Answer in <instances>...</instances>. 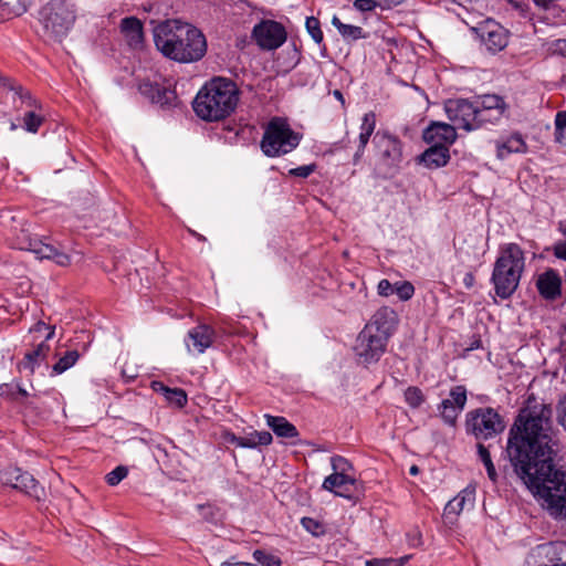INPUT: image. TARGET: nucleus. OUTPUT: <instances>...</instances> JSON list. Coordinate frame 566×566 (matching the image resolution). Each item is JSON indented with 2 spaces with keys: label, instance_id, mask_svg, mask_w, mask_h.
Here are the masks:
<instances>
[{
  "label": "nucleus",
  "instance_id": "nucleus-23",
  "mask_svg": "<svg viewBox=\"0 0 566 566\" xmlns=\"http://www.w3.org/2000/svg\"><path fill=\"white\" fill-rule=\"evenodd\" d=\"M50 346L45 342H41L34 349L25 353L23 359L18 364L20 373H25L28 376L33 375L36 367L45 361Z\"/></svg>",
  "mask_w": 566,
  "mask_h": 566
},
{
  "label": "nucleus",
  "instance_id": "nucleus-27",
  "mask_svg": "<svg viewBox=\"0 0 566 566\" xmlns=\"http://www.w3.org/2000/svg\"><path fill=\"white\" fill-rule=\"evenodd\" d=\"M474 490L464 489L457 496L450 500L444 507L447 517L458 516L463 510L472 509L474 505Z\"/></svg>",
  "mask_w": 566,
  "mask_h": 566
},
{
  "label": "nucleus",
  "instance_id": "nucleus-16",
  "mask_svg": "<svg viewBox=\"0 0 566 566\" xmlns=\"http://www.w3.org/2000/svg\"><path fill=\"white\" fill-rule=\"evenodd\" d=\"M474 103L479 111L478 116H480V122L483 125L497 123L507 109V104L503 97L495 94L479 96Z\"/></svg>",
  "mask_w": 566,
  "mask_h": 566
},
{
  "label": "nucleus",
  "instance_id": "nucleus-49",
  "mask_svg": "<svg viewBox=\"0 0 566 566\" xmlns=\"http://www.w3.org/2000/svg\"><path fill=\"white\" fill-rule=\"evenodd\" d=\"M353 6L356 10L360 12H370L374 11L378 7L377 0H355Z\"/></svg>",
  "mask_w": 566,
  "mask_h": 566
},
{
  "label": "nucleus",
  "instance_id": "nucleus-14",
  "mask_svg": "<svg viewBox=\"0 0 566 566\" xmlns=\"http://www.w3.org/2000/svg\"><path fill=\"white\" fill-rule=\"evenodd\" d=\"M373 143L382 165L389 168L398 166L402 158V146L397 137L385 132H377Z\"/></svg>",
  "mask_w": 566,
  "mask_h": 566
},
{
  "label": "nucleus",
  "instance_id": "nucleus-4",
  "mask_svg": "<svg viewBox=\"0 0 566 566\" xmlns=\"http://www.w3.org/2000/svg\"><path fill=\"white\" fill-rule=\"evenodd\" d=\"M524 269L525 254L522 248L516 243L502 245L491 276L495 294L502 300L511 297L518 287Z\"/></svg>",
  "mask_w": 566,
  "mask_h": 566
},
{
  "label": "nucleus",
  "instance_id": "nucleus-3",
  "mask_svg": "<svg viewBox=\"0 0 566 566\" xmlns=\"http://www.w3.org/2000/svg\"><path fill=\"white\" fill-rule=\"evenodd\" d=\"M239 101V90L231 81L214 77L206 83L193 99V111L207 122H218L228 117Z\"/></svg>",
  "mask_w": 566,
  "mask_h": 566
},
{
  "label": "nucleus",
  "instance_id": "nucleus-38",
  "mask_svg": "<svg viewBox=\"0 0 566 566\" xmlns=\"http://www.w3.org/2000/svg\"><path fill=\"white\" fill-rule=\"evenodd\" d=\"M306 30L312 36V39L317 43H322L323 41V32L321 30L319 20L315 17H308L305 22Z\"/></svg>",
  "mask_w": 566,
  "mask_h": 566
},
{
  "label": "nucleus",
  "instance_id": "nucleus-28",
  "mask_svg": "<svg viewBox=\"0 0 566 566\" xmlns=\"http://www.w3.org/2000/svg\"><path fill=\"white\" fill-rule=\"evenodd\" d=\"M266 424L273 430V432L285 439L295 440L300 433L296 427L287 421L284 417L265 415Z\"/></svg>",
  "mask_w": 566,
  "mask_h": 566
},
{
  "label": "nucleus",
  "instance_id": "nucleus-53",
  "mask_svg": "<svg viewBox=\"0 0 566 566\" xmlns=\"http://www.w3.org/2000/svg\"><path fill=\"white\" fill-rule=\"evenodd\" d=\"M407 537H408V544L411 547H419L422 544V535H421L420 531H418V530H413L412 532H410L407 535Z\"/></svg>",
  "mask_w": 566,
  "mask_h": 566
},
{
  "label": "nucleus",
  "instance_id": "nucleus-42",
  "mask_svg": "<svg viewBox=\"0 0 566 566\" xmlns=\"http://www.w3.org/2000/svg\"><path fill=\"white\" fill-rule=\"evenodd\" d=\"M331 464L334 470V474H347V472L352 469V464L340 455L332 457Z\"/></svg>",
  "mask_w": 566,
  "mask_h": 566
},
{
  "label": "nucleus",
  "instance_id": "nucleus-2",
  "mask_svg": "<svg viewBox=\"0 0 566 566\" xmlns=\"http://www.w3.org/2000/svg\"><path fill=\"white\" fill-rule=\"evenodd\" d=\"M156 48L168 59L179 63L201 60L207 41L200 30L179 20H167L154 29Z\"/></svg>",
  "mask_w": 566,
  "mask_h": 566
},
{
  "label": "nucleus",
  "instance_id": "nucleus-34",
  "mask_svg": "<svg viewBox=\"0 0 566 566\" xmlns=\"http://www.w3.org/2000/svg\"><path fill=\"white\" fill-rule=\"evenodd\" d=\"M478 454L486 469L488 476L490 478L491 481L495 482L497 479V473H496L495 467L492 462L491 454H490L488 448L485 446H483L482 443H479L478 444Z\"/></svg>",
  "mask_w": 566,
  "mask_h": 566
},
{
  "label": "nucleus",
  "instance_id": "nucleus-60",
  "mask_svg": "<svg viewBox=\"0 0 566 566\" xmlns=\"http://www.w3.org/2000/svg\"><path fill=\"white\" fill-rule=\"evenodd\" d=\"M221 566H254V565L250 564V563L235 562L234 558H231L230 560L222 563Z\"/></svg>",
  "mask_w": 566,
  "mask_h": 566
},
{
  "label": "nucleus",
  "instance_id": "nucleus-19",
  "mask_svg": "<svg viewBox=\"0 0 566 566\" xmlns=\"http://www.w3.org/2000/svg\"><path fill=\"white\" fill-rule=\"evenodd\" d=\"M357 481L348 474H329L325 478L322 488L347 500L355 499Z\"/></svg>",
  "mask_w": 566,
  "mask_h": 566
},
{
  "label": "nucleus",
  "instance_id": "nucleus-31",
  "mask_svg": "<svg viewBox=\"0 0 566 566\" xmlns=\"http://www.w3.org/2000/svg\"><path fill=\"white\" fill-rule=\"evenodd\" d=\"M80 358V354L77 350H67L60 359L52 366L51 375H60L66 371L69 368L75 365L77 359Z\"/></svg>",
  "mask_w": 566,
  "mask_h": 566
},
{
  "label": "nucleus",
  "instance_id": "nucleus-5",
  "mask_svg": "<svg viewBox=\"0 0 566 566\" xmlns=\"http://www.w3.org/2000/svg\"><path fill=\"white\" fill-rule=\"evenodd\" d=\"M74 4L67 0H53L40 11V22L44 35L53 41H61L75 22Z\"/></svg>",
  "mask_w": 566,
  "mask_h": 566
},
{
  "label": "nucleus",
  "instance_id": "nucleus-46",
  "mask_svg": "<svg viewBox=\"0 0 566 566\" xmlns=\"http://www.w3.org/2000/svg\"><path fill=\"white\" fill-rule=\"evenodd\" d=\"M227 440L231 443H234L237 447L250 449L255 448V442L251 434L249 437H237L235 434L231 433L228 436Z\"/></svg>",
  "mask_w": 566,
  "mask_h": 566
},
{
  "label": "nucleus",
  "instance_id": "nucleus-33",
  "mask_svg": "<svg viewBox=\"0 0 566 566\" xmlns=\"http://www.w3.org/2000/svg\"><path fill=\"white\" fill-rule=\"evenodd\" d=\"M406 403L412 408H419L426 400V396L419 387L410 386L403 392Z\"/></svg>",
  "mask_w": 566,
  "mask_h": 566
},
{
  "label": "nucleus",
  "instance_id": "nucleus-63",
  "mask_svg": "<svg viewBox=\"0 0 566 566\" xmlns=\"http://www.w3.org/2000/svg\"><path fill=\"white\" fill-rule=\"evenodd\" d=\"M0 85L7 86L10 90H13V86L10 84V80L8 77H4L0 74Z\"/></svg>",
  "mask_w": 566,
  "mask_h": 566
},
{
  "label": "nucleus",
  "instance_id": "nucleus-13",
  "mask_svg": "<svg viewBox=\"0 0 566 566\" xmlns=\"http://www.w3.org/2000/svg\"><path fill=\"white\" fill-rule=\"evenodd\" d=\"M252 35L256 44L263 50H275L286 40L284 27L273 20H264L253 28Z\"/></svg>",
  "mask_w": 566,
  "mask_h": 566
},
{
  "label": "nucleus",
  "instance_id": "nucleus-37",
  "mask_svg": "<svg viewBox=\"0 0 566 566\" xmlns=\"http://www.w3.org/2000/svg\"><path fill=\"white\" fill-rule=\"evenodd\" d=\"M449 399L453 402L457 410H463L467 403V389L464 386H455L450 390Z\"/></svg>",
  "mask_w": 566,
  "mask_h": 566
},
{
  "label": "nucleus",
  "instance_id": "nucleus-64",
  "mask_svg": "<svg viewBox=\"0 0 566 566\" xmlns=\"http://www.w3.org/2000/svg\"><path fill=\"white\" fill-rule=\"evenodd\" d=\"M555 140L559 144H562L564 142V130L555 129Z\"/></svg>",
  "mask_w": 566,
  "mask_h": 566
},
{
  "label": "nucleus",
  "instance_id": "nucleus-52",
  "mask_svg": "<svg viewBox=\"0 0 566 566\" xmlns=\"http://www.w3.org/2000/svg\"><path fill=\"white\" fill-rule=\"evenodd\" d=\"M377 292L380 296H389L395 293V285H392L388 280H380L377 286Z\"/></svg>",
  "mask_w": 566,
  "mask_h": 566
},
{
  "label": "nucleus",
  "instance_id": "nucleus-45",
  "mask_svg": "<svg viewBox=\"0 0 566 566\" xmlns=\"http://www.w3.org/2000/svg\"><path fill=\"white\" fill-rule=\"evenodd\" d=\"M301 524L307 532H310L314 536H319L321 534L324 533L323 525L312 517H303L301 520Z\"/></svg>",
  "mask_w": 566,
  "mask_h": 566
},
{
  "label": "nucleus",
  "instance_id": "nucleus-6",
  "mask_svg": "<svg viewBox=\"0 0 566 566\" xmlns=\"http://www.w3.org/2000/svg\"><path fill=\"white\" fill-rule=\"evenodd\" d=\"M301 136L280 117L272 118L265 127L261 149L268 157H279L295 149Z\"/></svg>",
  "mask_w": 566,
  "mask_h": 566
},
{
  "label": "nucleus",
  "instance_id": "nucleus-24",
  "mask_svg": "<svg viewBox=\"0 0 566 566\" xmlns=\"http://www.w3.org/2000/svg\"><path fill=\"white\" fill-rule=\"evenodd\" d=\"M120 31L129 46L138 49L144 41L143 23L135 17L124 18L120 22Z\"/></svg>",
  "mask_w": 566,
  "mask_h": 566
},
{
  "label": "nucleus",
  "instance_id": "nucleus-17",
  "mask_svg": "<svg viewBox=\"0 0 566 566\" xmlns=\"http://www.w3.org/2000/svg\"><path fill=\"white\" fill-rule=\"evenodd\" d=\"M398 323L399 317L397 312L389 306H382L374 313L365 327L389 339L395 333Z\"/></svg>",
  "mask_w": 566,
  "mask_h": 566
},
{
  "label": "nucleus",
  "instance_id": "nucleus-12",
  "mask_svg": "<svg viewBox=\"0 0 566 566\" xmlns=\"http://www.w3.org/2000/svg\"><path fill=\"white\" fill-rule=\"evenodd\" d=\"M527 566H566V543L553 542L536 546L526 558Z\"/></svg>",
  "mask_w": 566,
  "mask_h": 566
},
{
  "label": "nucleus",
  "instance_id": "nucleus-62",
  "mask_svg": "<svg viewBox=\"0 0 566 566\" xmlns=\"http://www.w3.org/2000/svg\"><path fill=\"white\" fill-rule=\"evenodd\" d=\"M333 96L340 102L343 107L345 106V98H344L343 93L339 90L333 91Z\"/></svg>",
  "mask_w": 566,
  "mask_h": 566
},
{
  "label": "nucleus",
  "instance_id": "nucleus-61",
  "mask_svg": "<svg viewBox=\"0 0 566 566\" xmlns=\"http://www.w3.org/2000/svg\"><path fill=\"white\" fill-rule=\"evenodd\" d=\"M153 389L155 391H158V392L163 394V396H165V390H170L171 388L166 387L163 382L154 381L153 382Z\"/></svg>",
  "mask_w": 566,
  "mask_h": 566
},
{
  "label": "nucleus",
  "instance_id": "nucleus-57",
  "mask_svg": "<svg viewBox=\"0 0 566 566\" xmlns=\"http://www.w3.org/2000/svg\"><path fill=\"white\" fill-rule=\"evenodd\" d=\"M0 392H1V395L8 396V397H10L13 400H18V398L15 397L13 388L10 385H8V384H4V385L0 386Z\"/></svg>",
  "mask_w": 566,
  "mask_h": 566
},
{
  "label": "nucleus",
  "instance_id": "nucleus-43",
  "mask_svg": "<svg viewBox=\"0 0 566 566\" xmlns=\"http://www.w3.org/2000/svg\"><path fill=\"white\" fill-rule=\"evenodd\" d=\"M559 230L564 235L563 240H558L553 248L554 255L557 259L566 261V224L560 223Z\"/></svg>",
  "mask_w": 566,
  "mask_h": 566
},
{
  "label": "nucleus",
  "instance_id": "nucleus-29",
  "mask_svg": "<svg viewBox=\"0 0 566 566\" xmlns=\"http://www.w3.org/2000/svg\"><path fill=\"white\" fill-rule=\"evenodd\" d=\"M31 0H0V22L22 15Z\"/></svg>",
  "mask_w": 566,
  "mask_h": 566
},
{
  "label": "nucleus",
  "instance_id": "nucleus-11",
  "mask_svg": "<svg viewBox=\"0 0 566 566\" xmlns=\"http://www.w3.org/2000/svg\"><path fill=\"white\" fill-rule=\"evenodd\" d=\"M388 340L386 336L364 327L356 338L354 350L361 363H376L385 353Z\"/></svg>",
  "mask_w": 566,
  "mask_h": 566
},
{
  "label": "nucleus",
  "instance_id": "nucleus-44",
  "mask_svg": "<svg viewBox=\"0 0 566 566\" xmlns=\"http://www.w3.org/2000/svg\"><path fill=\"white\" fill-rule=\"evenodd\" d=\"M376 127V115L374 112L366 113L360 125V133L371 136Z\"/></svg>",
  "mask_w": 566,
  "mask_h": 566
},
{
  "label": "nucleus",
  "instance_id": "nucleus-26",
  "mask_svg": "<svg viewBox=\"0 0 566 566\" xmlns=\"http://www.w3.org/2000/svg\"><path fill=\"white\" fill-rule=\"evenodd\" d=\"M527 151V145L520 133H514L506 139L496 142V156L504 159L510 154H524Z\"/></svg>",
  "mask_w": 566,
  "mask_h": 566
},
{
  "label": "nucleus",
  "instance_id": "nucleus-22",
  "mask_svg": "<svg viewBox=\"0 0 566 566\" xmlns=\"http://www.w3.org/2000/svg\"><path fill=\"white\" fill-rule=\"evenodd\" d=\"M562 280L552 269L539 274L536 280L538 293L545 300H556L560 295Z\"/></svg>",
  "mask_w": 566,
  "mask_h": 566
},
{
  "label": "nucleus",
  "instance_id": "nucleus-58",
  "mask_svg": "<svg viewBox=\"0 0 566 566\" xmlns=\"http://www.w3.org/2000/svg\"><path fill=\"white\" fill-rule=\"evenodd\" d=\"M390 563V559H370L365 563V566H388Z\"/></svg>",
  "mask_w": 566,
  "mask_h": 566
},
{
  "label": "nucleus",
  "instance_id": "nucleus-39",
  "mask_svg": "<svg viewBox=\"0 0 566 566\" xmlns=\"http://www.w3.org/2000/svg\"><path fill=\"white\" fill-rule=\"evenodd\" d=\"M253 557L262 566H281V560L276 556L261 549L254 551Z\"/></svg>",
  "mask_w": 566,
  "mask_h": 566
},
{
  "label": "nucleus",
  "instance_id": "nucleus-7",
  "mask_svg": "<svg viewBox=\"0 0 566 566\" xmlns=\"http://www.w3.org/2000/svg\"><path fill=\"white\" fill-rule=\"evenodd\" d=\"M504 428L502 417L493 408H479L467 415V429L478 439H491Z\"/></svg>",
  "mask_w": 566,
  "mask_h": 566
},
{
  "label": "nucleus",
  "instance_id": "nucleus-15",
  "mask_svg": "<svg viewBox=\"0 0 566 566\" xmlns=\"http://www.w3.org/2000/svg\"><path fill=\"white\" fill-rule=\"evenodd\" d=\"M476 32L486 50L493 54L504 50L509 44V31L494 20L482 22Z\"/></svg>",
  "mask_w": 566,
  "mask_h": 566
},
{
  "label": "nucleus",
  "instance_id": "nucleus-59",
  "mask_svg": "<svg viewBox=\"0 0 566 566\" xmlns=\"http://www.w3.org/2000/svg\"><path fill=\"white\" fill-rule=\"evenodd\" d=\"M475 283V276L473 273L469 272L463 277V284L467 289H472Z\"/></svg>",
  "mask_w": 566,
  "mask_h": 566
},
{
  "label": "nucleus",
  "instance_id": "nucleus-36",
  "mask_svg": "<svg viewBox=\"0 0 566 566\" xmlns=\"http://www.w3.org/2000/svg\"><path fill=\"white\" fill-rule=\"evenodd\" d=\"M43 122V117L34 111H29L23 116V127L30 133H36Z\"/></svg>",
  "mask_w": 566,
  "mask_h": 566
},
{
  "label": "nucleus",
  "instance_id": "nucleus-35",
  "mask_svg": "<svg viewBox=\"0 0 566 566\" xmlns=\"http://www.w3.org/2000/svg\"><path fill=\"white\" fill-rule=\"evenodd\" d=\"M164 397L169 403L178 408H182L187 403V395L182 389L179 388L165 390Z\"/></svg>",
  "mask_w": 566,
  "mask_h": 566
},
{
  "label": "nucleus",
  "instance_id": "nucleus-32",
  "mask_svg": "<svg viewBox=\"0 0 566 566\" xmlns=\"http://www.w3.org/2000/svg\"><path fill=\"white\" fill-rule=\"evenodd\" d=\"M439 412L447 424L454 426L462 410H457L451 399H444L439 406Z\"/></svg>",
  "mask_w": 566,
  "mask_h": 566
},
{
  "label": "nucleus",
  "instance_id": "nucleus-18",
  "mask_svg": "<svg viewBox=\"0 0 566 566\" xmlns=\"http://www.w3.org/2000/svg\"><path fill=\"white\" fill-rule=\"evenodd\" d=\"M214 339L216 331L207 324H200L189 329L185 344L189 353L203 354Z\"/></svg>",
  "mask_w": 566,
  "mask_h": 566
},
{
  "label": "nucleus",
  "instance_id": "nucleus-41",
  "mask_svg": "<svg viewBox=\"0 0 566 566\" xmlns=\"http://www.w3.org/2000/svg\"><path fill=\"white\" fill-rule=\"evenodd\" d=\"M128 474V470L124 465L116 467L113 471L106 474V482L114 486L117 485L120 481H123Z\"/></svg>",
  "mask_w": 566,
  "mask_h": 566
},
{
  "label": "nucleus",
  "instance_id": "nucleus-8",
  "mask_svg": "<svg viewBox=\"0 0 566 566\" xmlns=\"http://www.w3.org/2000/svg\"><path fill=\"white\" fill-rule=\"evenodd\" d=\"M448 118L453 123L457 128L464 129L467 132L479 129L483 126L478 116V107L474 102L469 99H449L444 106Z\"/></svg>",
  "mask_w": 566,
  "mask_h": 566
},
{
  "label": "nucleus",
  "instance_id": "nucleus-55",
  "mask_svg": "<svg viewBox=\"0 0 566 566\" xmlns=\"http://www.w3.org/2000/svg\"><path fill=\"white\" fill-rule=\"evenodd\" d=\"M369 138H370V136H368V135H365V134H361V133L359 134V145H358V149H357V151L355 154V158L356 159L359 158L363 155V153H364V150H365V148H366V146H367V144L369 142Z\"/></svg>",
  "mask_w": 566,
  "mask_h": 566
},
{
  "label": "nucleus",
  "instance_id": "nucleus-20",
  "mask_svg": "<svg viewBox=\"0 0 566 566\" xmlns=\"http://www.w3.org/2000/svg\"><path fill=\"white\" fill-rule=\"evenodd\" d=\"M423 139L432 145H450L457 139L455 127L447 123L434 122L424 132Z\"/></svg>",
  "mask_w": 566,
  "mask_h": 566
},
{
  "label": "nucleus",
  "instance_id": "nucleus-10",
  "mask_svg": "<svg viewBox=\"0 0 566 566\" xmlns=\"http://www.w3.org/2000/svg\"><path fill=\"white\" fill-rule=\"evenodd\" d=\"M0 481L3 485L11 486L25 495L41 501L45 497L44 488L28 472L19 468H8L0 472Z\"/></svg>",
  "mask_w": 566,
  "mask_h": 566
},
{
  "label": "nucleus",
  "instance_id": "nucleus-47",
  "mask_svg": "<svg viewBox=\"0 0 566 566\" xmlns=\"http://www.w3.org/2000/svg\"><path fill=\"white\" fill-rule=\"evenodd\" d=\"M44 331H48V334L45 335V338L43 342H48L51 338H53L55 333V327L46 325L44 322L39 321L36 324H34L33 327L30 328V333H42Z\"/></svg>",
  "mask_w": 566,
  "mask_h": 566
},
{
  "label": "nucleus",
  "instance_id": "nucleus-25",
  "mask_svg": "<svg viewBox=\"0 0 566 566\" xmlns=\"http://www.w3.org/2000/svg\"><path fill=\"white\" fill-rule=\"evenodd\" d=\"M449 159V148L446 145H432L420 156V161L430 169L446 166Z\"/></svg>",
  "mask_w": 566,
  "mask_h": 566
},
{
  "label": "nucleus",
  "instance_id": "nucleus-51",
  "mask_svg": "<svg viewBox=\"0 0 566 566\" xmlns=\"http://www.w3.org/2000/svg\"><path fill=\"white\" fill-rule=\"evenodd\" d=\"M251 436L255 442V448L258 446H268L272 442V434L269 431H255Z\"/></svg>",
  "mask_w": 566,
  "mask_h": 566
},
{
  "label": "nucleus",
  "instance_id": "nucleus-56",
  "mask_svg": "<svg viewBox=\"0 0 566 566\" xmlns=\"http://www.w3.org/2000/svg\"><path fill=\"white\" fill-rule=\"evenodd\" d=\"M14 394H15V397L18 398V400H17L18 402L25 405V407H30L31 406L30 402H23L20 399V397L21 398H27L29 396L28 391L24 388H22L20 386H17V388L14 390Z\"/></svg>",
  "mask_w": 566,
  "mask_h": 566
},
{
  "label": "nucleus",
  "instance_id": "nucleus-54",
  "mask_svg": "<svg viewBox=\"0 0 566 566\" xmlns=\"http://www.w3.org/2000/svg\"><path fill=\"white\" fill-rule=\"evenodd\" d=\"M556 130H564L566 128V112L560 111L555 116Z\"/></svg>",
  "mask_w": 566,
  "mask_h": 566
},
{
  "label": "nucleus",
  "instance_id": "nucleus-1",
  "mask_svg": "<svg viewBox=\"0 0 566 566\" xmlns=\"http://www.w3.org/2000/svg\"><path fill=\"white\" fill-rule=\"evenodd\" d=\"M557 439L552 408L522 409L509 432L506 452L515 473L555 517L566 518V472L553 462Z\"/></svg>",
  "mask_w": 566,
  "mask_h": 566
},
{
  "label": "nucleus",
  "instance_id": "nucleus-21",
  "mask_svg": "<svg viewBox=\"0 0 566 566\" xmlns=\"http://www.w3.org/2000/svg\"><path fill=\"white\" fill-rule=\"evenodd\" d=\"M138 88L143 95L160 106H170L177 98L176 93L172 90L150 81L142 82Z\"/></svg>",
  "mask_w": 566,
  "mask_h": 566
},
{
  "label": "nucleus",
  "instance_id": "nucleus-40",
  "mask_svg": "<svg viewBox=\"0 0 566 566\" xmlns=\"http://www.w3.org/2000/svg\"><path fill=\"white\" fill-rule=\"evenodd\" d=\"M395 293L401 301H408L413 296L415 287L408 281L399 282L395 284Z\"/></svg>",
  "mask_w": 566,
  "mask_h": 566
},
{
  "label": "nucleus",
  "instance_id": "nucleus-50",
  "mask_svg": "<svg viewBox=\"0 0 566 566\" xmlns=\"http://www.w3.org/2000/svg\"><path fill=\"white\" fill-rule=\"evenodd\" d=\"M556 416H557L558 423L566 431V395L557 403Z\"/></svg>",
  "mask_w": 566,
  "mask_h": 566
},
{
  "label": "nucleus",
  "instance_id": "nucleus-30",
  "mask_svg": "<svg viewBox=\"0 0 566 566\" xmlns=\"http://www.w3.org/2000/svg\"><path fill=\"white\" fill-rule=\"evenodd\" d=\"M332 24L337 29L338 33L346 42H353L359 39L367 38L363 28L358 25L343 23L337 15L332 18Z\"/></svg>",
  "mask_w": 566,
  "mask_h": 566
},
{
  "label": "nucleus",
  "instance_id": "nucleus-48",
  "mask_svg": "<svg viewBox=\"0 0 566 566\" xmlns=\"http://www.w3.org/2000/svg\"><path fill=\"white\" fill-rule=\"evenodd\" d=\"M316 169L315 164L304 165L290 169L289 174L294 177L307 178Z\"/></svg>",
  "mask_w": 566,
  "mask_h": 566
},
{
  "label": "nucleus",
  "instance_id": "nucleus-9",
  "mask_svg": "<svg viewBox=\"0 0 566 566\" xmlns=\"http://www.w3.org/2000/svg\"><path fill=\"white\" fill-rule=\"evenodd\" d=\"M17 244L20 250L31 251L41 260H52L60 266L71 264V256L67 253L36 238H31L24 230L17 235Z\"/></svg>",
  "mask_w": 566,
  "mask_h": 566
}]
</instances>
